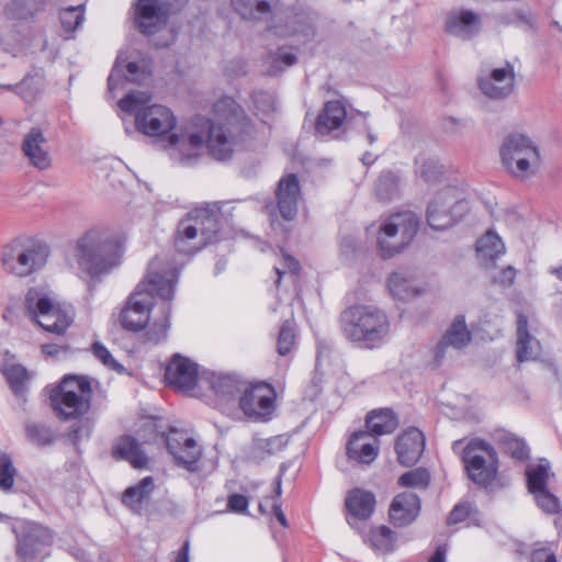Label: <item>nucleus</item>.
Returning a JSON list of instances; mask_svg holds the SVG:
<instances>
[{
    "label": "nucleus",
    "instance_id": "obj_18",
    "mask_svg": "<svg viewBox=\"0 0 562 562\" xmlns=\"http://www.w3.org/2000/svg\"><path fill=\"white\" fill-rule=\"evenodd\" d=\"M167 448L178 465L190 472L198 470L202 449L196 440L186 430L171 429L166 438Z\"/></svg>",
    "mask_w": 562,
    "mask_h": 562
},
{
    "label": "nucleus",
    "instance_id": "obj_21",
    "mask_svg": "<svg viewBox=\"0 0 562 562\" xmlns=\"http://www.w3.org/2000/svg\"><path fill=\"white\" fill-rule=\"evenodd\" d=\"M215 395V401L221 409L233 407L238 402L244 383L233 375L223 373H207L201 378Z\"/></svg>",
    "mask_w": 562,
    "mask_h": 562
},
{
    "label": "nucleus",
    "instance_id": "obj_24",
    "mask_svg": "<svg viewBox=\"0 0 562 562\" xmlns=\"http://www.w3.org/2000/svg\"><path fill=\"white\" fill-rule=\"evenodd\" d=\"M22 151L30 164L38 170H46L52 166L48 142L40 127H32L26 133L22 142Z\"/></svg>",
    "mask_w": 562,
    "mask_h": 562
},
{
    "label": "nucleus",
    "instance_id": "obj_13",
    "mask_svg": "<svg viewBox=\"0 0 562 562\" xmlns=\"http://www.w3.org/2000/svg\"><path fill=\"white\" fill-rule=\"evenodd\" d=\"M47 256L45 246L31 239H15L4 246L1 262L7 272L27 277L46 263Z\"/></svg>",
    "mask_w": 562,
    "mask_h": 562
},
{
    "label": "nucleus",
    "instance_id": "obj_38",
    "mask_svg": "<svg viewBox=\"0 0 562 562\" xmlns=\"http://www.w3.org/2000/svg\"><path fill=\"white\" fill-rule=\"evenodd\" d=\"M296 61L297 57L292 47L280 46L277 50L267 55L263 66L269 75L274 76L293 66Z\"/></svg>",
    "mask_w": 562,
    "mask_h": 562
},
{
    "label": "nucleus",
    "instance_id": "obj_33",
    "mask_svg": "<svg viewBox=\"0 0 562 562\" xmlns=\"http://www.w3.org/2000/svg\"><path fill=\"white\" fill-rule=\"evenodd\" d=\"M347 112L345 105L340 101H328L316 120V131L318 134L327 135L341 126L346 119Z\"/></svg>",
    "mask_w": 562,
    "mask_h": 562
},
{
    "label": "nucleus",
    "instance_id": "obj_37",
    "mask_svg": "<svg viewBox=\"0 0 562 562\" xmlns=\"http://www.w3.org/2000/svg\"><path fill=\"white\" fill-rule=\"evenodd\" d=\"M367 427L374 436L393 432L398 426L396 415L387 408L374 411L367 417Z\"/></svg>",
    "mask_w": 562,
    "mask_h": 562
},
{
    "label": "nucleus",
    "instance_id": "obj_50",
    "mask_svg": "<svg viewBox=\"0 0 562 562\" xmlns=\"http://www.w3.org/2000/svg\"><path fill=\"white\" fill-rule=\"evenodd\" d=\"M557 543L553 542H536L532 547L531 562H558L555 550Z\"/></svg>",
    "mask_w": 562,
    "mask_h": 562
},
{
    "label": "nucleus",
    "instance_id": "obj_28",
    "mask_svg": "<svg viewBox=\"0 0 562 562\" xmlns=\"http://www.w3.org/2000/svg\"><path fill=\"white\" fill-rule=\"evenodd\" d=\"M379 452V440L367 431L351 435L347 443V454L359 463L369 464L375 460Z\"/></svg>",
    "mask_w": 562,
    "mask_h": 562
},
{
    "label": "nucleus",
    "instance_id": "obj_62",
    "mask_svg": "<svg viewBox=\"0 0 562 562\" xmlns=\"http://www.w3.org/2000/svg\"><path fill=\"white\" fill-rule=\"evenodd\" d=\"M189 552H190V542L186 541L183 543L182 548L177 553L175 562H190Z\"/></svg>",
    "mask_w": 562,
    "mask_h": 562
},
{
    "label": "nucleus",
    "instance_id": "obj_7",
    "mask_svg": "<svg viewBox=\"0 0 562 562\" xmlns=\"http://www.w3.org/2000/svg\"><path fill=\"white\" fill-rule=\"evenodd\" d=\"M26 314L43 329L61 335L74 322L75 312L70 305L59 304L54 293L44 285L29 289L24 299Z\"/></svg>",
    "mask_w": 562,
    "mask_h": 562
},
{
    "label": "nucleus",
    "instance_id": "obj_36",
    "mask_svg": "<svg viewBox=\"0 0 562 562\" xmlns=\"http://www.w3.org/2000/svg\"><path fill=\"white\" fill-rule=\"evenodd\" d=\"M113 456L128 461L134 468H143L147 463V457L142 451L138 442L130 436L121 437L115 441Z\"/></svg>",
    "mask_w": 562,
    "mask_h": 562
},
{
    "label": "nucleus",
    "instance_id": "obj_26",
    "mask_svg": "<svg viewBox=\"0 0 562 562\" xmlns=\"http://www.w3.org/2000/svg\"><path fill=\"white\" fill-rule=\"evenodd\" d=\"M420 513V499L411 492L394 497L390 507V518L394 526L405 527L416 520Z\"/></svg>",
    "mask_w": 562,
    "mask_h": 562
},
{
    "label": "nucleus",
    "instance_id": "obj_58",
    "mask_svg": "<svg viewBox=\"0 0 562 562\" xmlns=\"http://www.w3.org/2000/svg\"><path fill=\"white\" fill-rule=\"evenodd\" d=\"M249 501L245 495L232 494L227 499V509L233 513L243 514L247 512Z\"/></svg>",
    "mask_w": 562,
    "mask_h": 562
},
{
    "label": "nucleus",
    "instance_id": "obj_2",
    "mask_svg": "<svg viewBox=\"0 0 562 562\" xmlns=\"http://www.w3.org/2000/svg\"><path fill=\"white\" fill-rule=\"evenodd\" d=\"M179 269L166 256L155 257L148 271L120 313L121 325L130 331L145 329L146 339L159 342L170 328L171 301Z\"/></svg>",
    "mask_w": 562,
    "mask_h": 562
},
{
    "label": "nucleus",
    "instance_id": "obj_46",
    "mask_svg": "<svg viewBox=\"0 0 562 562\" xmlns=\"http://www.w3.org/2000/svg\"><path fill=\"white\" fill-rule=\"evenodd\" d=\"M539 509L547 515H555L561 512L559 498L548 488L531 494Z\"/></svg>",
    "mask_w": 562,
    "mask_h": 562
},
{
    "label": "nucleus",
    "instance_id": "obj_57",
    "mask_svg": "<svg viewBox=\"0 0 562 562\" xmlns=\"http://www.w3.org/2000/svg\"><path fill=\"white\" fill-rule=\"evenodd\" d=\"M25 430L27 437L37 442L38 445H45L49 441L48 431L36 424L26 425Z\"/></svg>",
    "mask_w": 562,
    "mask_h": 562
},
{
    "label": "nucleus",
    "instance_id": "obj_52",
    "mask_svg": "<svg viewBox=\"0 0 562 562\" xmlns=\"http://www.w3.org/2000/svg\"><path fill=\"white\" fill-rule=\"evenodd\" d=\"M295 345V333L290 321H285L280 329L278 337V352L280 356H286Z\"/></svg>",
    "mask_w": 562,
    "mask_h": 562
},
{
    "label": "nucleus",
    "instance_id": "obj_10",
    "mask_svg": "<svg viewBox=\"0 0 562 562\" xmlns=\"http://www.w3.org/2000/svg\"><path fill=\"white\" fill-rule=\"evenodd\" d=\"M92 387L86 376L67 375L50 393L56 415L63 419L77 418L90 408Z\"/></svg>",
    "mask_w": 562,
    "mask_h": 562
},
{
    "label": "nucleus",
    "instance_id": "obj_64",
    "mask_svg": "<svg viewBox=\"0 0 562 562\" xmlns=\"http://www.w3.org/2000/svg\"><path fill=\"white\" fill-rule=\"evenodd\" d=\"M272 508H273L274 515H276L277 519L280 521V524L283 527H286V525H288L286 518H285L284 513L281 509L280 504L273 503Z\"/></svg>",
    "mask_w": 562,
    "mask_h": 562
},
{
    "label": "nucleus",
    "instance_id": "obj_35",
    "mask_svg": "<svg viewBox=\"0 0 562 562\" xmlns=\"http://www.w3.org/2000/svg\"><path fill=\"white\" fill-rule=\"evenodd\" d=\"M154 488L155 483L153 477L146 476L137 484L125 490L122 502L132 512L140 514L144 506L148 503Z\"/></svg>",
    "mask_w": 562,
    "mask_h": 562
},
{
    "label": "nucleus",
    "instance_id": "obj_20",
    "mask_svg": "<svg viewBox=\"0 0 562 562\" xmlns=\"http://www.w3.org/2000/svg\"><path fill=\"white\" fill-rule=\"evenodd\" d=\"M15 532L18 553L25 560L35 558L52 541L49 530L33 521L22 522L15 528Z\"/></svg>",
    "mask_w": 562,
    "mask_h": 562
},
{
    "label": "nucleus",
    "instance_id": "obj_47",
    "mask_svg": "<svg viewBox=\"0 0 562 562\" xmlns=\"http://www.w3.org/2000/svg\"><path fill=\"white\" fill-rule=\"evenodd\" d=\"M285 445L286 440L282 436H274L270 438L256 437L254 439V449L259 456L280 452L284 449Z\"/></svg>",
    "mask_w": 562,
    "mask_h": 562
},
{
    "label": "nucleus",
    "instance_id": "obj_51",
    "mask_svg": "<svg viewBox=\"0 0 562 562\" xmlns=\"http://www.w3.org/2000/svg\"><path fill=\"white\" fill-rule=\"evenodd\" d=\"M15 474L16 470L10 457L5 453H0V488L2 491L12 488Z\"/></svg>",
    "mask_w": 562,
    "mask_h": 562
},
{
    "label": "nucleus",
    "instance_id": "obj_63",
    "mask_svg": "<svg viewBox=\"0 0 562 562\" xmlns=\"http://www.w3.org/2000/svg\"><path fill=\"white\" fill-rule=\"evenodd\" d=\"M447 549L445 547H438L429 562H446Z\"/></svg>",
    "mask_w": 562,
    "mask_h": 562
},
{
    "label": "nucleus",
    "instance_id": "obj_1",
    "mask_svg": "<svg viewBox=\"0 0 562 562\" xmlns=\"http://www.w3.org/2000/svg\"><path fill=\"white\" fill-rule=\"evenodd\" d=\"M151 94L134 90L119 101L122 121L133 119L136 132L153 138L181 166H193L205 148L217 160H226L249 134V121L234 99L224 97L213 105V117L196 116L178 126L175 113L166 105L150 103Z\"/></svg>",
    "mask_w": 562,
    "mask_h": 562
},
{
    "label": "nucleus",
    "instance_id": "obj_44",
    "mask_svg": "<svg viewBox=\"0 0 562 562\" xmlns=\"http://www.w3.org/2000/svg\"><path fill=\"white\" fill-rule=\"evenodd\" d=\"M232 5L237 13L249 19L270 12V5L263 0H232Z\"/></svg>",
    "mask_w": 562,
    "mask_h": 562
},
{
    "label": "nucleus",
    "instance_id": "obj_31",
    "mask_svg": "<svg viewBox=\"0 0 562 562\" xmlns=\"http://www.w3.org/2000/svg\"><path fill=\"white\" fill-rule=\"evenodd\" d=\"M391 295L397 301H408L423 292L413 274L406 271H394L387 280Z\"/></svg>",
    "mask_w": 562,
    "mask_h": 562
},
{
    "label": "nucleus",
    "instance_id": "obj_25",
    "mask_svg": "<svg viewBox=\"0 0 562 562\" xmlns=\"http://www.w3.org/2000/svg\"><path fill=\"white\" fill-rule=\"evenodd\" d=\"M400 463L404 465L415 464L425 449L424 434L417 428H408L401 434L395 445Z\"/></svg>",
    "mask_w": 562,
    "mask_h": 562
},
{
    "label": "nucleus",
    "instance_id": "obj_30",
    "mask_svg": "<svg viewBox=\"0 0 562 562\" xmlns=\"http://www.w3.org/2000/svg\"><path fill=\"white\" fill-rule=\"evenodd\" d=\"M505 254L502 238L492 229L487 231L476 243V256L482 267L490 270L495 261Z\"/></svg>",
    "mask_w": 562,
    "mask_h": 562
},
{
    "label": "nucleus",
    "instance_id": "obj_59",
    "mask_svg": "<svg viewBox=\"0 0 562 562\" xmlns=\"http://www.w3.org/2000/svg\"><path fill=\"white\" fill-rule=\"evenodd\" d=\"M470 510L471 507L469 504L456 505L454 508L451 510L450 515L448 516V524L454 525L465 520L470 515Z\"/></svg>",
    "mask_w": 562,
    "mask_h": 562
},
{
    "label": "nucleus",
    "instance_id": "obj_3",
    "mask_svg": "<svg viewBox=\"0 0 562 562\" xmlns=\"http://www.w3.org/2000/svg\"><path fill=\"white\" fill-rule=\"evenodd\" d=\"M47 0H11L3 8V15L10 26L0 34V47L18 56L29 50L46 47V38L35 15L43 10Z\"/></svg>",
    "mask_w": 562,
    "mask_h": 562
},
{
    "label": "nucleus",
    "instance_id": "obj_48",
    "mask_svg": "<svg viewBox=\"0 0 562 562\" xmlns=\"http://www.w3.org/2000/svg\"><path fill=\"white\" fill-rule=\"evenodd\" d=\"M3 373L7 376L12 390L20 394L24 390V384L29 379L27 371L20 364L8 366L3 369Z\"/></svg>",
    "mask_w": 562,
    "mask_h": 562
},
{
    "label": "nucleus",
    "instance_id": "obj_22",
    "mask_svg": "<svg viewBox=\"0 0 562 562\" xmlns=\"http://www.w3.org/2000/svg\"><path fill=\"white\" fill-rule=\"evenodd\" d=\"M481 26L480 14L469 9H452L443 18L445 32L461 40L472 38L480 32Z\"/></svg>",
    "mask_w": 562,
    "mask_h": 562
},
{
    "label": "nucleus",
    "instance_id": "obj_9",
    "mask_svg": "<svg viewBox=\"0 0 562 562\" xmlns=\"http://www.w3.org/2000/svg\"><path fill=\"white\" fill-rule=\"evenodd\" d=\"M419 227L418 216L411 211L400 212L380 221L376 248L381 257L391 258L404 250Z\"/></svg>",
    "mask_w": 562,
    "mask_h": 562
},
{
    "label": "nucleus",
    "instance_id": "obj_54",
    "mask_svg": "<svg viewBox=\"0 0 562 562\" xmlns=\"http://www.w3.org/2000/svg\"><path fill=\"white\" fill-rule=\"evenodd\" d=\"M418 172L427 181L432 182L439 179L442 175V166L436 159H420L417 160Z\"/></svg>",
    "mask_w": 562,
    "mask_h": 562
},
{
    "label": "nucleus",
    "instance_id": "obj_41",
    "mask_svg": "<svg viewBox=\"0 0 562 562\" xmlns=\"http://www.w3.org/2000/svg\"><path fill=\"white\" fill-rule=\"evenodd\" d=\"M400 177L391 171H384L375 184V193L381 200H392L400 192Z\"/></svg>",
    "mask_w": 562,
    "mask_h": 562
},
{
    "label": "nucleus",
    "instance_id": "obj_12",
    "mask_svg": "<svg viewBox=\"0 0 562 562\" xmlns=\"http://www.w3.org/2000/svg\"><path fill=\"white\" fill-rule=\"evenodd\" d=\"M452 450L460 453L469 477L479 485H488L496 475V452L482 439H471L465 446L456 440Z\"/></svg>",
    "mask_w": 562,
    "mask_h": 562
},
{
    "label": "nucleus",
    "instance_id": "obj_11",
    "mask_svg": "<svg viewBox=\"0 0 562 562\" xmlns=\"http://www.w3.org/2000/svg\"><path fill=\"white\" fill-rule=\"evenodd\" d=\"M468 211L464 189L447 186L440 189L429 202L426 217L431 228L443 231L461 221Z\"/></svg>",
    "mask_w": 562,
    "mask_h": 562
},
{
    "label": "nucleus",
    "instance_id": "obj_60",
    "mask_svg": "<svg viewBox=\"0 0 562 562\" xmlns=\"http://www.w3.org/2000/svg\"><path fill=\"white\" fill-rule=\"evenodd\" d=\"M494 282L502 286H509L516 278V269L512 266L503 268L497 276L492 277Z\"/></svg>",
    "mask_w": 562,
    "mask_h": 562
},
{
    "label": "nucleus",
    "instance_id": "obj_19",
    "mask_svg": "<svg viewBox=\"0 0 562 562\" xmlns=\"http://www.w3.org/2000/svg\"><path fill=\"white\" fill-rule=\"evenodd\" d=\"M165 381L179 391L191 392L199 381L198 364L179 353L173 355L166 367Z\"/></svg>",
    "mask_w": 562,
    "mask_h": 562
},
{
    "label": "nucleus",
    "instance_id": "obj_55",
    "mask_svg": "<svg viewBox=\"0 0 562 562\" xmlns=\"http://www.w3.org/2000/svg\"><path fill=\"white\" fill-rule=\"evenodd\" d=\"M360 249L359 239L353 235L344 236L339 244V254L345 261H351L356 258Z\"/></svg>",
    "mask_w": 562,
    "mask_h": 562
},
{
    "label": "nucleus",
    "instance_id": "obj_4",
    "mask_svg": "<svg viewBox=\"0 0 562 562\" xmlns=\"http://www.w3.org/2000/svg\"><path fill=\"white\" fill-rule=\"evenodd\" d=\"M124 238L119 232L94 228L77 241L76 260L79 268L91 278L110 272L121 263Z\"/></svg>",
    "mask_w": 562,
    "mask_h": 562
},
{
    "label": "nucleus",
    "instance_id": "obj_49",
    "mask_svg": "<svg viewBox=\"0 0 562 562\" xmlns=\"http://www.w3.org/2000/svg\"><path fill=\"white\" fill-rule=\"evenodd\" d=\"M503 447L506 453L518 461H522L529 456V449L526 442L521 438L513 435L504 437Z\"/></svg>",
    "mask_w": 562,
    "mask_h": 562
},
{
    "label": "nucleus",
    "instance_id": "obj_42",
    "mask_svg": "<svg viewBox=\"0 0 562 562\" xmlns=\"http://www.w3.org/2000/svg\"><path fill=\"white\" fill-rule=\"evenodd\" d=\"M251 99L255 115L262 123H267V119L276 110L274 95L267 91H257L252 94Z\"/></svg>",
    "mask_w": 562,
    "mask_h": 562
},
{
    "label": "nucleus",
    "instance_id": "obj_61",
    "mask_svg": "<svg viewBox=\"0 0 562 562\" xmlns=\"http://www.w3.org/2000/svg\"><path fill=\"white\" fill-rule=\"evenodd\" d=\"M43 351L50 357H57L60 353H65L67 350L63 346H58L55 344H46L43 346Z\"/></svg>",
    "mask_w": 562,
    "mask_h": 562
},
{
    "label": "nucleus",
    "instance_id": "obj_17",
    "mask_svg": "<svg viewBox=\"0 0 562 562\" xmlns=\"http://www.w3.org/2000/svg\"><path fill=\"white\" fill-rule=\"evenodd\" d=\"M515 68L505 61L498 66L486 69L479 76V88L490 99L501 100L507 98L515 88Z\"/></svg>",
    "mask_w": 562,
    "mask_h": 562
},
{
    "label": "nucleus",
    "instance_id": "obj_34",
    "mask_svg": "<svg viewBox=\"0 0 562 562\" xmlns=\"http://www.w3.org/2000/svg\"><path fill=\"white\" fill-rule=\"evenodd\" d=\"M540 350L539 341L529 334L528 321L522 314L517 316V359L519 362L533 360Z\"/></svg>",
    "mask_w": 562,
    "mask_h": 562
},
{
    "label": "nucleus",
    "instance_id": "obj_56",
    "mask_svg": "<svg viewBox=\"0 0 562 562\" xmlns=\"http://www.w3.org/2000/svg\"><path fill=\"white\" fill-rule=\"evenodd\" d=\"M92 351L95 358H98L106 368L116 372L124 371V367L113 358L111 352L102 344H93Z\"/></svg>",
    "mask_w": 562,
    "mask_h": 562
},
{
    "label": "nucleus",
    "instance_id": "obj_14",
    "mask_svg": "<svg viewBox=\"0 0 562 562\" xmlns=\"http://www.w3.org/2000/svg\"><path fill=\"white\" fill-rule=\"evenodd\" d=\"M150 75L149 63L134 48L121 50L116 57L113 69L108 79L109 92L124 88L125 81L142 82Z\"/></svg>",
    "mask_w": 562,
    "mask_h": 562
},
{
    "label": "nucleus",
    "instance_id": "obj_16",
    "mask_svg": "<svg viewBox=\"0 0 562 562\" xmlns=\"http://www.w3.org/2000/svg\"><path fill=\"white\" fill-rule=\"evenodd\" d=\"M186 2L187 0H138L135 7L138 29L148 35L158 32L166 24L171 10Z\"/></svg>",
    "mask_w": 562,
    "mask_h": 562
},
{
    "label": "nucleus",
    "instance_id": "obj_6",
    "mask_svg": "<svg viewBox=\"0 0 562 562\" xmlns=\"http://www.w3.org/2000/svg\"><path fill=\"white\" fill-rule=\"evenodd\" d=\"M344 336L368 348L381 344L390 333V323L383 311L372 305H356L341 314Z\"/></svg>",
    "mask_w": 562,
    "mask_h": 562
},
{
    "label": "nucleus",
    "instance_id": "obj_27",
    "mask_svg": "<svg viewBox=\"0 0 562 562\" xmlns=\"http://www.w3.org/2000/svg\"><path fill=\"white\" fill-rule=\"evenodd\" d=\"M471 331L469 330L463 315L453 318L451 325L446 330L441 340L437 345L435 356L437 359L445 357L449 347L460 350L471 341Z\"/></svg>",
    "mask_w": 562,
    "mask_h": 562
},
{
    "label": "nucleus",
    "instance_id": "obj_8",
    "mask_svg": "<svg viewBox=\"0 0 562 562\" xmlns=\"http://www.w3.org/2000/svg\"><path fill=\"white\" fill-rule=\"evenodd\" d=\"M501 162L514 179L526 181L535 178L542 167L539 145L524 134H510L499 147Z\"/></svg>",
    "mask_w": 562,
    "mask_h": 562
},
{
    "label": "nucleus",
    "instance_id": "obj_40",
    "mask_svg": "<svg viewBox=\"0 0 562 562\" xmlns=\"http://www.w3.org/2000/svg\"><path fill=\"white\" fill-rule=\"evenodd\" d=\"M526 476L530 494L548 490L549 480L553 476L549 461L542 460L539 464L528 467L526 470Z\"/></svg>",
    "mask_w": 562,
    "mask_h": 562
},
{
    "label": "nucleus",
    "instance_id": "obj_45",
    "mask_svg": "<svg viewBox=\"0 0 562 562\" xmlns=\"http://www.w3.org/2000/svg\"><path fill=\"white\" fill-rule=\"evenodd\" d=\"M429 483L430 473L424 468L407 471L398 477V484L403 487L426 490Z\"/></svg>",
    "mask_w": 562,
    "mask_h": 562
},
{
    "label": "nucleus",
    "instance_id": "obj_15",
    "mask_svg": "<svg viewBox=\"0 0 562 562\" xmlns=\"http://www.w3.org/2000/svg\"><path fill=\"white\" fill-rule=\"evenodd\" d=\"M276 392L266 383L249 386L244 384L238 396V406L243 413L256 420H267L274 411Z\"/></svg>",
    "mask_w": 562,
    "mask_h": 562
},
{
    "label": "nucleus",
    "instance_id": "obj_29",
    "mask_svg": "<svg viewBox=\"0 0 562 562\" xmlns=\"http://www.w3.org/2000/svg\"><path fill=\"white\" fill-rule=\"evenodd\" d=\"M269 33L276 36L294 37L296 44H305L315 36L312 19L306 14H297L285 24L274 25Z\"/></svg>",
    "mask_w": 562,
    "mask_h": 562
},
{
    "label": "nucleus",
    "instance_id": "obj_39",
    "mask_svg": "<svg viewBox=\"0 0 562 562\" xmlns=\"http://www.w3.org/2000/svg\"><path fill=\"white\" fill-rule=\"evenodd\" d=\"M363 541L378 552L389 553L395 549L396 535L386 526H375L363 536Z\"/></svg>",
    "mask_w": 562,
    "mask_h": 562
},
{
    "label": "nucleus",
    "instance_id": "obj_5",
    "mask_svg": "<svg viewBox=\"0 0 562 562\" xmlns=\"http://www.w3.org/2000/svg\"><path fill=\"white\" fill-rule=\"evenodd\" d=\"M218 210L196 207L180 220L175 235V248L183 255H194L217 240Z\"/></svg>",
    "mask_w": 562,
    "mask_h": 562
},
{
    "label": "nucleus",
    "instance_id": "obj_43",
    "mask_svg": "<svg viewBox=\"0 0 562 562\" xmlns=\"http://www.w3.org/2000/svg\"><path fill=\"white\" fill-rule=\"evenodd\" d=\"M85 21L83 5L69 7L60 12V23L67 38L70 37Z\"/></svg>",
    "mask_w": 562,
    "mask_h": 562
},
{
    "label": "nucleus",
    "instance_id": "obj_23",
    "mask_svg": "<svg viewBox=\"0 0 562 562\" xmlns=\"http://www.w3.org/2000/svg\"><path fill=\"white\" fill-rule=\"evenodd\" d=\"M277 202L281 216L285 221H292L297 214L302 193L299 179L290 173L280 179L277 188Z\"/></svg>",
    "mask_w": 562,
    "mask_h": 562
},
{
    "label": "nucleus",
    "instance_id": "obj_32",
    "mask_svg": "<svg viewBox=\"0 0 562 562\" xmlns=\"http://www.w3.org/2000/svg\"><path fill=\"white\" fill-rule=\"evenodd\" d=\"M375 507V496L368 491L355 488L346 497V508L353 519L367 520Z\"/></svg>",
    "mask_w": 562,
    "mask_h": 562
},
{
    "label": "nucleus",
    "instance_id": "obj_53",
    "mask_svg": "<svg viewBox=\"0 0 562 562\" xmlns=\"http://www.w3.org/2000/svg\"><path fill=\"white\" fill-rule=\"evenodd\" d=\"M300 270L299 261L288 254L282 252V262L276 267L278 279L276 281L277 286L280 285L283 276L290 274L293 282H295Z\"/></svg>",
    "mask_w": 562,
    "mask_h": 562
}]
</instances>
